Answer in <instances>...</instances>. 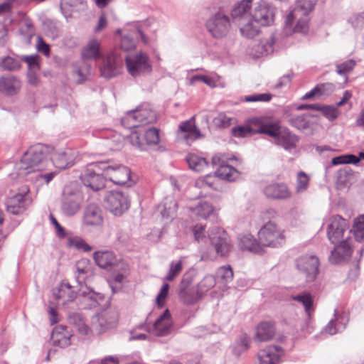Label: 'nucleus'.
<instances>
[{"mask_svg":"<svg viewBox=\"0 0 364 364\" xmlns=\"http://www.w3.org/2000/svg\"><path fill=\"white\" fill-rule=\"evenodd\" d=\"M48 151L49 147L41 144L31 146L15 164L11 174L12 178H22L33 172L44 170L50 164L47 159Z\"/></svg>","mask_w":364,"mask_h":364,"instance_id":"f257e3e1","label":"nucleus"},{"mask_svg":"<svg viewBox=\"0 0 364 364\" xmlns=\"http://www.w3.org/2000/svg\"><path fill=\"white\" fill-rule=\"evenodd\" d=\"M257 133L266 134L275 139V144L285 150L289 151L296 146L299 138L287 128L280 127L277 123H270L262 126Z\"/></svg>","mask_w":364,"mask_h":364,"instance_id":"f03ea898","label":"nucleus"},{"mask_svg":"<svg viewBox=\"0 0 364 364\" xmlns=\"http://www.w3.org/2000/svg\"><path fill=\"white\" fill-rule=\"evenodd\" d=\"M157 115L149 105H142L136 109L127 112L121 119L122 125L126 128H137L140 126L152 124L156 122Z\"/></svg>","mask_w":364,"mask_h":364,"instance_id":"7ed1b4c3","label":"nucleus"},{"mask_svg":"<svg viewBox=\"0 0 364 364\" xmlns=\"http://www.w3.org/2000/svg\"><path fill=\"white\" fill-rule=\"evenodd\" d=\"M258 240L262 247H278L285 242L284 231L275 223L268 222L258 232Z\"/></svg>","mask_w":364,"mask_h":364,"instance_id":"20e7f679","label":"nucleus"},{"mask_svg":"<svg viewBox=\"0 0 364 364\" xmlns=\"http://www.w3.org/2000/svg\"><path fill=\"white\" fill-rule=\"evenodd\" d=\"M100 169H102L104 176L107 179L117 185L132 186L134 182L131 178V171L125 166L109 165L107 162H102Z\"/></svg>","mask_w":364,"mask_h":364,"instance_id":"39448f33","label":"nucleus"},{"mask_svg":"<svg viewBox=\"0 0 364 364\" xmlns=\"http://www.w3.org/2000/svg\"><path fill=\"white\" fill-rule=\"evenodd\" d=\"M296 267L304 277L306 282L316 280L319 272V259L314 254H305L299 257L296 261Z\"/></svg>","mask_w":364,"mask_h":364,"instance_id":"423d86ee","label":"nucleus"},{"mask_svg":"<svg viewBox=\"0 0 364 364\" xmlns=\"http://www.w3.org/2000/svg\"><path fill=\"white\" fill-rule=\"evenodd\" d=\"M118 321V313L115 309H108L102 311L92 318V332L102 334L116 327Z\"/></svg>","mask_w":364,"mask_h":364,"instance_id":"0eeeda50","label":"nucleus"},{"mask_svg":"<svg viewBox=\"0 0 364 364\" xmlns=\"http://www.w3.org/2000/svg\"><path fill=\"white\" fill-rule=\"evenodd\" d=\"M102 161L92 163L88 165L84 173L80 176L83 185L92 191H97L105 186L106 177L104 171L100 169Z\"/></svg>","mask_w":364,"mask_h":364,"instance_id":"6e6552de","label":"nucleus"},{"mask_svg":"<svg viewBox=\"0 0 364 364\" xmlns=\"http://www.w3.org/2000/svg\"><path fill=\"white\" fill-rule=\"evenodd\" d=\"M32 198L29 188L25 185L21 186L18 193L9 196L6 201V210L14 215L23 213L31 204Z\"/></svg>","mask_w":364,"mask_h":364,"instance_id":"1a4fd4ad","label":"nucleus"},{"mask_svg":"<svg viewBox=\"0 0 364 364\" xmlns=\"http://www.w3.org/2000/svg\"><path fill=\"white\" fill-rule=\"evenodd\" d=\"M208 237L215 254L221 257H227L232 249L228 233L218 227L213 228L208 232Z\"/></svg>","mask_w":364,"mask_h":364,"instance_id":"9d476101","label":"nucleus"},{"mask_svg":"<svg viewBox=\"0 0 364 364\" xmlns=\"http://www.w3.org/2000/svg\"><path fill=\"white\" fill-rule=\"evenodd\" d=\"M127 195L121 191H112L105 198V208L115 216H120L129 208Z\"/></svg>","mask_w":364,"mask_h":364,"instance_id":"9b49d317","label":"nucleus"},{"mask_svg":"<svg viewBox=\"0 0 364 364\" xmlns=\"http://www.w3.org/2000/svg\"><path fill=\"white\" fill-rule=\"evenodd\" d=\"M348 223L339 215H333L330 218V223L327 227V236L330 242L337 244L341 240H346L348 233L350 236V230Z\"/></svg>","mask_w":364,"mask_h":364,"instance_id":"f8f14e48","label":"nucleus"},{"mask_svg":"<svg viewBox=\"0 0 364 364\" xmlns=\"http://www.w3.org/2000/svg\"><path fill=\"white\" fill-rule=\"evenodd\" d=\"M129 73L134 77L150 73L151 66L148 56L144 53L128 55L125 58Z\"/></svg>","mask_w":364,"mask_h":364,"instance_id":"ddd939ff","label":"nucleus"},{"mask_svg":"<svg viewBox=\"0 0 364 364\" xmlns=\"http://www.w3.org/2000/svg\"><path fill=\"white\" fill-rule=\"evenodd\" d=\"M206 27L214 38H223L227 35L230 27L229 18L218 12L208 20Z\"/></svg>","mask_w":364,"mask_h":364,"instance_id":"4468645a","label":"nucleus"},{"mask_svg":"<svg viewBox=\"0 0 364 364\" xmlns=\"http://www.w3.org/2000/svg\"><path fill=\"white\" fill-rule=\"evenodd\" d=\"M122 69V59L114 53H109L105 56L100 67L101 75L107 79L119 75Z\"/></svg>","mask_w":364,"mask_h":364,"instance_id":"2eb2a0df","label":"nucleus"},{"mask_svg":"<svg viewBox=\"0 0 364 364\" xmlns=\"http://www.w3.org/2000/svg\"><path fill=\"white\" fill-rule=\"evenodd\" d=\"M76 291L67 282L63 281L53 289L51 303L58 306H65L76 298Z\"/></svg>","mask_w":364,"mask_h":364,"instance_id":"dca6fc26","label":"nucleus"},{"mask_svg":"<svg viewBox=\"0 0 364 364\" xmlns=\"http://www.w3.org/2000/svg\"><path fill=\"white\" fill-rule=\"evenodd\" d=\"M274 16V8L269 2L261 0L255 5L252 17L255 22L262 26L272 23Z\"/></svg>","mask_w":364,"mask_h":364,"instance_id":"f3484780","label":"nucleus"},{"mask_svg":"<svg viewBox=\"0 0 364 364\" xmlns=\"http://www.w3.org/2000/svg\"><path fill=\"white\" fill-rule=\"evenodd\" d=\"M308 16L295 15L289 14L285 19L284 31L286 35H291L294 33H306L309 31Z\"/></svg>","mask_w":364,"mask_h":364,"instance_id":"a211bd4d","label":"nucleus"},{"mask_svg":"<svg viewBox=\"0 0 364 364\" xmlns=\"http://www.w3.org/2000/svg\"><path fill=\"white\" fill-rule=\"evenodd\" d=\"M82 197L77 192H70L65 189L61 202V210L68 216L75 215L80 208Z\"/></svg>","mask_w":364,"mask_h":364,"instance_id":"6ab92c4d","label":"nucleus"},{"mask_svg":"<svg viewBox=\"0 0 364 364\" xmlns=\"http://www.w3.org/2000/svg\"><path fill=\"white\" fill-rule=\"evenodd\" d=\"M349 232L346 236V239L338 242L334 250L331 251L330 260L332 263L338 264L343 261L348 259L352 255V248L349 242Z\"/></svg>","mask_w":364,"mask_h":364,"instance_id":"aec40b11","label":"nucleus"},{"mask_svg":"<svg viewBox=\"0 0 364 364\" xmlns=\"http://www.w3.org/2000/svg\"><path fill=\"white\" fill-rule=\"evenodd\" d=\"M283 354V349L278 346H269L261 350L257 355V364H277Z\"/></svg>","mask_w":364,"mask_h":364,"instance_id":"412c9836","label":"nucleus"},{"mask_svg":"<svg viewBox=\"0 0 364 364\" xmlns=\"http://www.w3.org/2000/svg\"><path fill=\"white\" fill-rule=\"evenodd\" d=\"M82 221L86 226L101 225L103 223V218L100 207L95 204L88 205L84 210Z\"/></svg>","mask_w":364,"mask_h":364,"instance_id":"4be33fe9","label":"nucleus"},{"mask_svg":"<svg viewBox=\"0 0 364 364\" xmlns=\"http://www.w3.org/2000/svg\"><path fill=\"white\" fill-rule=\"evenodd\" d=\"M73 159L74 155L70 149L55 151L50 156L53 164L60 169L73 166Z\"/></svg>","mask_w":364,"mask_h":364,"instance_id":"5701e85b","label":"nucleus"},{"mask_svg":"<svg viewBox=\"0 0 364 364\" xmlns=\"http://www.w3.org/2000/svg\"><path fill=\"white\" fill-rule=\"evenodd\" d=\"M264 195L272 199L285 200L291 197V192L284 183H272L267 186L263 191Z\"/></svg>","mask_w":364,"mask_h":364,"instance_id":"b1692460","label":"nucleus"},{"mask_svg":"<svg viewBox=\"0 0 364 364\" xmlns=\"http://www.w3.org/2000/svg\"><path fill=\"white\" fill-rule=\"evenodd\" d=\"M21 87V81L16 76L6 75L0 77V92L6 95L17 94Z\"/></svg>","mask_w":364,"mask_h":364,"instance_id":"393cba45","label":"nucleus"},{"mask_svg":"<svg viewBox=\"0 0 364 364\" xmlns=\"http://www.w3.org/2000/svg\"><path fill=\"white\" fill-rule=\"evenodd\" d=\"M192 215L198 219H206L215 212V208L207 200H198L194 205L188 206Z\"/></svg>","mask_w":364,"mask_h":364,"instance_id":"a878e982","label":"nucleus"},{"mask_svg":"<svg viewBox=\"0 0 364 364\" xmlns=\"http://www.w3.org/2000/svg\"><path fill=\"white\" fill-rule=\"evenodd\" d=\"M251 6V0H242L235 4L231 11V17L233 22L237 24L244 19L250 18L252 16V14L250 13Z\"/></svg>","mask_w":364,"mask_h":364,"instance_id":"bb28decb","label":"nucleus"},{"mask_svg":"<svg viewBox=\"0 0 364 364\" xmlns=\"http://www.w3.org/2000/svg\"><path fill=\"white\" fill-rule=\"evenodd\" d=\"M72 335L65 326H57L53 330L51 341L53 346L65 348L70 345Z\"/></svg>","mask_w":364,"mask_h":364,"instance_id":"cd10ccee","label":"nucleus"},{"mask_svg":"<svg viewBox=\"0 0 364 364\" xmlns=\"http://www.w3.org/2000/svg\"><path fill=\"white\" fill-rule=\"evenodd\" d=\"M96 264L102 269L110 270L117 264V258L114 252L109 250H100L94 253Z\"/></svg>","mask_w":364,"mask_h":364,"instance_id":"c85d7f7f","label":"nucleus"},{"mask_svg":"<svg viewBox=\"0 0 364 364\" xmlns=\"http://www.w3.org/2000/svg\"><path fill=\"white\" fill-rule=\"evenodd\" d=\"M138 34L141 36V38L144 43H148L146 37L139 29H136L131 32H124L122 35L120 41L121 49L124 51H129L134 49L136 46V38Z\"/></svg>","mask_w":364,"mask_h":364,"instance_id":"c756f323","label":"nucleus"},{"mask_svg":"<svg viewBox=\"0 0 364 364\" xmlns=\"http://www.w3.org/2000/svg\"><path fill=\"white\" fill-rule=\"evenodd\" d=\"M172 321L168 309H166L154 323L155 333L159 336L167 335L171 328Z\"/></svg>","mask_w":364,"mask_h":364,"instance_id":"7c9ffc66","label":"nucleus"},{"mask_svg":"<svg viewBox=\"0 0 364 364\" xmlns=\"http://www.w3.org/2000/svg\"><path fill=\"white\" fill-rule=\"evenodd\" d=\"M189 281L182 279L178 294L180 300L187 305L193 304L202 298L201 296L197 294V290L195 293L193 289L189 288Z\"/></svg>","mask_w":364,"mask_h":364,"instance_id":"2f4dec72","label":"nucleus"},{"mask_svg":"<svg viewBox=\"0 0 364 364\" xmlns=\"http://www.w3.org/2000/svg\"><path fill=\"white\" fill-rule=\"evenodd\" d=\"M75 267L77 273L76 279L80 284L85 283L94 274V268L87 259H81L77 261Z\"/></svg>","mask_w":364,"mask_h":364,"instance_id":"473e14b6","label":"nucleus"},{"mask_svg":"<svg viewBox=\"0 0 364 364\" xmlns=\"http://www.w3.org/2000/svg\"><path fill=\"white\" fill-rule=\"evenodd\" d=\"M274 333V326L272 322H261L257 326L254 340L257 342L267 341L273 338Z\"/></svg>","mask_w":364,"mask_h":364,"instance_id":"72a5a7b5","label":"nucleus"},{"mask_svg":"<svg viewBox=\"0 0 364 364\" xmlns=\"http://www.w3.org/2000/svg\"><path fill=\"white\" fill-rule=\"evenodd\" d=\"M334 319H331L326 326L324 331L330 335H335L346 328L348 319L344 314H340L336 311L334 314Z\"/></svg>","mask_w":364,"mask_h":364,"instance_id":"f704fd0d","label":"nucleus"},{"mask_svg":"<svg viewBox=\"0 0 364 364\" xmlns=\"http://www.w3.org/2000/svg\"><path fill=\"white\" fill-rule=\"evenodd\" d=\"M240 27L241 34L248 38L255 37L259 32V28L262 25L255 22L251 16L249 18L244 19V21L237 23Z\"/></svg>","mask_w":364,"mask_h":364,"instance_id":"c9c22d12","label":"nucleus"},{"mask_svg":"<svg viewBox=\"0 0 364 364\" xmlns=\"http://www.w3.org/2000/svg\"><path fill=\"white\" fill-rule=\"evenodd\" d=\"M239 247L243 250L259 254L262 252V247L259 241L257 242L252 235L247 234L239 238Z\"/></svg>","mask_w":364,"mask_h":364,"instance_id":"e433bc0d","label":"nucleus"},{"mask_svg":"<svg viewBox=\"0 0 364 364\" xmlns=\"http://www.w3.org/2000/svg\"><path fill=\"white\" fill-rule=\"evenodd\" d=\"M100 43L92 39L83 48L82 50V58L83 60H96L100 57Z\"/></svg>","mask_w":364,"mask_h":364,"instance_id":"4c0bfd02","label":"nucleus"},{"mask_svg":"<svg viewBox=\"0 0 364 364\" xmlns=\"http://www.w3.org/2000/svg\"><path fill=\"white\" fill-rule=\"evenodd\" d=\"M105 297L100 293H96L90 289L83 291L81 293V301L85 308L92 309L96 307Z\"/></svg>","mask_w":364,"mask_h":364,"instance_id":"58836bf2","label":"nucleus"},{"mask_svg":"<svg viewBox=\"0 0 364 364\" xmlns=\"http://www.w3.org/2000/svg\"><path fill=\"white\" fill-rule=\"evenodd\" d=\"M68 321L82 335H88L92 331V328L87 326L82 316L77 313L69 314Z\"/></svg>","mask_w":364,"mask_h":364,"instance_id":"ea45409f","label":"nucleus"},{"mask_svg":"<svg viewBox=\"0 0 364 364\" xmlns=\"http://www.w3.org/2000/svg\"><path fill=\"white\" fill-rule=\"evenodd\" d=\"M215 174L219 178L233 181L238 177L239 172L234 167L225 164L218 168Z\"/></svg>","mask_w":364,"mask_h":364,"instance_id":"a19ab883","label":"nucleus"},{"mask_svg":"<svg viewBox=\"0 0 364 364\" xmlns=\"http://www.w3.org/2000/svg\"><path fill=\"white\" fill-rule=\"evenodd\" d=\"M291 299L301 303L305 309L306 314L310 316L311 314L314 311L313 307V298L312 296L308 292H303L301 294L291 296Z\"/></svg>","mask_w":364,"mask_h":364,"instance_id":"79ce46f5","label":"nucleus"},{"mask_svg":"<svg viewBox=\"0 0 364 364\" xmlns=\"http://www.w3.org/2000/svg\"><path fill=\"white\" fill-rule=\"evenodd\" d=\"M186 161L189 168L193 171L200 172L204 169L208 165L206 159L199 156L195 154H189L186 156Z\"/></svg>","mask_w":364,"mask_h":364,"instance_id":"37998d69","label":"nucleus"},{"mask_svg":"<svg viewBox=\"0 0 364 364\" xmlns=\"http://www.w3.org/2000/svg\"><path fill=\"white\" fill-rule=\"evenodd\" d=\"M193 119L194 117L190 120L183 122L179 126V130L181 132L187 133V134L185 135L186 139L189 138L196 139L200 136V131L195 126Z\"/></svg>","mask_w":364,"mask_h":364,"instance_id":"c03bdc74","label":"nucleus"},{"mask_svg":"<svg viewBox=\"0 0 364 364\" xmlns=\"http://www.w3.org/2000/svg\"><path fill=\"white\" fill-rule=\"evenodd\" d=\"M215 278L212 274L205 275L197 284V294L202 297L215 286Z\"/></svg>","mask_w":364,"mask_h":364,"instance_id":"a18cd8bd","label":"nucleus"},{"mask_svg":"<svg viewBox=\"0 0 364 364\" xmlns=\"http://www.w3.org/2000/svg\"><path fill=\"white\" fill-rule=\"evenodd\" d=\"M127 139L135 148L141 151L146 150L143 129H138L132 131Z\"/></svg>","mask_w":364,"mask_h":364,"instance_id":"49530a36","label":"nucleus"},{"mask_svg":"<svg viewBox=\"0 0 364 364\" xmlns=\"http://www.w3.org/2000/svg\"><path fill=\"white\" fill-rule=\"evenodd\" d=\"M87 4L84 0H61L60 8L62 11H80L86 9Z\"/></svg>","mask_w":364,"mask_h":364,"instance_id":"de8ad7c7","label":"nucleus"},{"mask_svg":"<svg viewBox=\"0 0 364 364\" xmlns=\"http://www.w3.org/2000/svg\"><path fill=\"white\" fill-rule=\"evenodd\" d=\"M314 4L312 0H297L294 10L289 14L295 15L308 16L313 10Z\"/></svg>","mask_w":364,"mask_h":364,"instance_id":"09e8293b","label":"nucleus"},{"mask_svg":"<svg viewBox=\"0 0 364 364\" xmlns=\"http://www.w3.org/2000/svg\"><path fill=\"white\" fill-rule=\"evenodd\" d=\"M21 68V63L18 60L11 56L0 58V70L4 71H15Z\"/></svg>","mask_w":364,"mask_h":364,"instance_id":"8fccbe9b","label":"nucleus"},{"mask_svg":"<svg viewBox=\"0 0 364 364\" xmlns=\"http://www.w3.org/2000/svg\"><path fill=\"white\" fill-rule=\"evenodd\" d=\"M91 73V66L85 60H82L75 71V74L77 77V83H82L85 81Z\"/></svg>","mask_w":364,"mask_h":364,"instance_id":"3c124183","label":"nucleus"},{"mask_svg":"<svg viewBox=\"0 0 364 364\" xmlns=\"http://www.w3.org/2000/svg\"><path fill=\"white\" fill-rule=\"evenodd\" d=\"M143 134L145 141V149L147 146L156 145L159 143L160 138L159 129L152 127L146 130L143 129Z\"/></svg>","mask_w":364,"mask_h":364,"instance_id":"603ef678","label":"nucleus"},{"mask_svg":"<svg viewBox=\"0 0 364 364\" xmlns=\"http://www.w3.org/2000/svg\"><path fill=\"white\" fill-rule=\"evenodd\" d=\"M353 230L357 241H364V214L355 218Z\"/></svg>","mask_w":364,"mask_h":364,"instance_id":"864d4df0","label":"nucleus"},{"mask_svg":"<svg viewBox=\"0 0 364 364\" xmlns=\"http://www.w3.org/2000/svg\"><path fill=\"white\" fill-rule=\"evenodd\" d=\"M213 124L218 128H227L234 124L236 119L225 113H220L213 120Z\"/></svg>","mask_w":364,"mask_h":364,"instance_id":"5fc2aeb1","label":"nucleus"},{"mask_svg":"<svg viewBox=\"0 0 364 364\" xmlns=\"http://www.w3.org/2000/svg\"><path fill=\"white\" fill-rule=\"evenodd\" d=\"M310 177L304 171H299L296 175L295 191L297 193L305 192L309 186Z\"/></svg>","mask_w":364,"mask_h":364,"instance_id":"6e6d98bb","label":"nucleus"},{"mask_svg":"<svg viewBox=\"0 0 364 364\" xmlns=\"http://www.w3.org/2000/svg\"><path fill=\"white\" fill-rule=\"evenodd\" d=\"M68 246L74 247L76 250H81L85 252H90L92 250L91 246H90L82 238L77 236L68 238Z\"/></svg>","mask_w":364,"mask_h":364,"instance_id":"4d7b16f0","label":"nucleus"},{"mask_svg":"<svg viewBox=\"0 0 364 364\" xmlns=\"http://www.w3.org/2000/svg\"><path fill=\"white\" fill-rule=\"evenodd\" d=\"M359 161L360 159L358 158V156L353 154H346L333 158L331 163L333 165L337 166L348 164H356Z\"/></svg>","mask_w":364,"mask_h":364,"instance_id":"13d9d810","label":"nucleus"},{"mask_svg":"<svg viewBox=\"0 0 364 364\" xmlns=\"http://www.w3.org/2000/svg\"><path fill=\"white\" fill-rule=\"evenodd\" d=\"M216 274L217 277L225 284L230 282L233 279V271L229 265L220 267Z\"/></svg>","mask_w":364,"mask_h":364,"instance_id":"bf43d9fd","label":"nucleus"},{"mask_svg":"<svg viewBox=\"0 0 364 364\" xmlns=\"http://www.w3.org/2000/svg\"><path fill=\"white\" fill-rule=\"evenodd\" d=\"M182 271V261L178 260L176 262H171L169 267V270L165 277L166 281H173L174 278L178 276Z\"/></svg>","mask_w":364,"mask_h":364,"instance_id":"052dcab7","label":"nucleus"},{"mask_svg":"<svg viewBox=\"0 0 364 364\" xmlns=\"http://www.w3.org/2000/svg\"><path fill=\"white\" fill-rule=\"evenodd\" d=\"M21 60L27 63L29 71L40 70L39 56L38 55H22Z\"/></svg>","mask_w":364,"mask_h":364,"instance_id":"680f3d73","label":"nucleus"},{"mask_svg":"<svg viewBox=\"0 0 364 364\" xmlns=\"http://www.w3.org/2000/svg\"><path fill=\"white\" fill-rule=\"evenodd\" d=\"M290 124L298 129H305L309 126V122L306 114L293 117L290 119Z\"/></svg>","mask_w":364,"mask_h":364,"instance_id":"e2e57ef3","label":"nucleus"},{"mask_svg":"<svg viewBox=\"0 0 364 364\" xmlns=\"http://www.w3.org/2000/svg\"><path fill=\"white\" fill-rule=\"evenodd\" d=\"M338 107L335 106H321L320 109L322 114L329 120H334L339 115V111L337 108Z\"/></svg>","mask_w":364,"mask_h":364,"instance_id":"0e129e2a","label":"nucleus"},{"mask_svg":"<svg viewBox=\"0 0 364 364\" xmlns=\"http://www.w3.org/2000/svg\"><path fill=\"white\" fill-rule=\"evenodd\" d=\"M128 274L118 272L113 275V282L110 284V287L113 292H117L125 282Z\"/></svg>","mask_w":364,"mask_h":364,"instance_id":"69168bd1","label":"nucleus"},{"mask_svg":"<svg viewBox=\"0 0 364 364\" xmlns=\"http://www.w3.org/2000/svg\"><path fill=\"white\" fill-rule=\"evenodd\" d=\"M355 65V61L349 60L340 64L336 65L337 73L343 75L350 73Z\"/></svg>","mask_w":364,"mask_h":364,"instance_id":"338daca9","label":"nucleus"},{"mask_svg":"<svg viewBox=\"0 0 364 364\" xmlns=\"http://www.w3.org/2000/svg\"><path fill=\"white\" fill-rule=\"evenodd\" d=\"M168 289L169 285L167 283L164 284L156 299L159 308H162L164 306V301L168 293Z\"/></svg>","mask_w":364,"mask_h":364,"instance_id":"774afa93","label":"nucleus"}]
</instances>
